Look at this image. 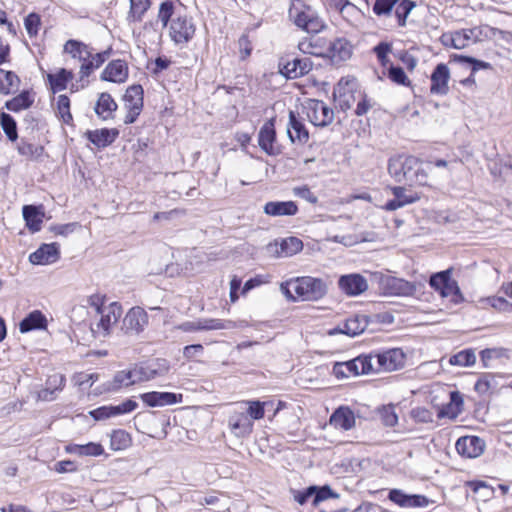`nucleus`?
<instances>
[{
  "label": "nucleus",
  "mask_w": 512,
  "mask_h": 512,
  "mask_svg": "<svg viewBox=\"0 0 512 512\" xmlns=\"http://www.w3.org/2000/svg\"><path fill=\"white\" fill-rule=\"evenodd\" d=\"M280 290L291 301H317L326 295L327 285L320 278L302 276L281 283Z\"/></svg>",
  "instance_id": "obj_1"
},
{
  "label": "nucleus",
  "mask_w": 512,
  "mask_h": 512,
  "mask_svg": "<svg viewBox=\"0 0 512 512\" xmlns=\"http://www.w3.org/2000/svg\"><path fill=\"white\" fill-rule=\"evenodd\" d=\"M388 173L396 182L410 185H426L428 173L414 156L396 155L388 161Z\"/></svg>",
  "instance_id": "obj_2"
},
{
  "label": "nucleus",
  "mask_w": 512,
  "mask_h": 512,
  "mask_svg": "<svg viewBox=\"0 0 512 512\" xmlns=\"http://www.w3.org/2000/svg\"><path fill=\"white\" fill-rule=\"evenodd\" d=\"M289 17L296 26L308 33H318L324 28L323 20L311 7L301 1L292 3L289 9Z\"/></svg>",
  "instance_id": "obj_3"
},
{
  "label": "nucleus",
  "mask_w": 512,
  "mask_h": 512,
  "mask_svg": "<svg viewBox=\"0 0 512 512\" xmlns=\"http://www.w3.org/2000/svg\"><path fill=\"white\" fill-rule=\"evenodd\" d=\"M123 313L122 306L117 302H110L105 309L94 316L91 322V331L96 337H106L111 334Z\"/></svg>",
  "instance_id": "obj_4"
},
{
  "label": "nucleus",
  "mask_w": 512,
  "mask_h": 512,
  "mask_svg": "<svg viewBox=\"0 0 512 512\" xmlns=\"http://www.w3.org/2000/svg\"><path fill=\"white\" fill-rule=\"evenodd\" d=\"M367 357L372 365L371 373L392 372L402 368L405 364V354L398 348L377 354L370 353Z\"/></svg>",
  "instance_id": "obj_5"
},
{
  "label": "nucleus",
  "mask_w": 512,
  "mask_h": 512,
  "mask_svg": "<svg viewBox=\"0 0 512 512\" xmlns=\"http://www.w3.org/2000/svg\"><path fill=\"white\" fill-rule=\"evenodd\" d=\"M371 363L367 355H360L347 362H337L333 366V374L338 378H350L371 373Z\"/></svg>",
  "instance_id": "obj_6"
},
{
  "label": "nucleus",
  "mask_w": 512,
  "mask_h": 512,
  "mask_svg": "<svg viewBox=\"0 0 512 512\" xmlns=\"http://www.w3.org/2000/svg\"><path fill=\"white\" fill-rule=\"evenodd\" d=\"M308 120L315 126L324 127L334 119V112L323 101L308 99L303 105Z\"/></svg>",
  "instance_id": "obj_7"
},
{
  "label": "nucleus",
  "mask_w": 512,
  "mask_h": 512,
  "mask_svg": "<svg viewBox=\"0 0 512 512\" xmlns=\"http://www.w3.org/2000/svg\"><path fill=\"white\" fill-rule=\"evenodd\" d=\"M253 426L254 424L246 414V409L242 404H237L230 411L228 427L236 437L243 438L250 435L253 431Z\"/></svg>",
  "instance_id": "obj_8"
},
{
  "label": "nucleus",
  "mask_w": 512,
  "mask_h": 512,
  "mask_svg": "<svg viewBox=\"0 0 512 512\" xmlns=\"http://www.w3.org/2000/svg\"><path fill=\"white\" fill-rule=\"evenodd\" d=\"M124 108L127 114L124 118L125 124H132L143 108V88L141 85H132L127 88L124 97Z\"/></svg>",
  "instance_id": "obj_9"
},
{
  "label": "nucleus",
  "mask_w": 512,
  "mask_h": 512,
  "mask_svg": "<svg viewBox=\"0 0 512 512\" xmlns=\"http://www.w3.org/2000/svg\"><path fill=\"white\" fill-rule=\"evenodd\" d=\"M388 499L406 509L425 508L434 503L424 495L409 494L401 489H391L388 493Z\"/></svg>",
  "instance_id": "obj_10"
},
{
  "label": "nucleus",
  "mask_w": 512,
  "mask_h": 512,
  "mask_svg": "<svg viewBox=\"0 0 512 512\" xmlns=\"http://www.w3.org/2000/svg\"><path fill=\"white\" fill-rule=\"evenodd\" d=\"M195 26L187 16L177 15L171 20L169 35L176 44H184L192 39Z\"/></svg>",
  "instance_id": "obj_11"
},
{
  "label": "nucleus",
  "mask_w": 512,
  "mask_h": 512,
  "mask_svg": "<svg viewBox=\"0 0 512 512\" xmlns=\"http://www.w3.org/2000/svg\"><path fill=\"white\" fill-rule=\"evenodd\" d=\"M148 321V314L143 308L132 307L123 318L122 330L126 334L138 335L147 327Z\"/></svg>",
  "instance_id": "obj_12"
},
{
  "label": "nucleus",
  "mask_w": 512,
  "mask_h": 512,
  "mask_svg": "<svg viewBox=\"0 0 512 512\" xmlns=\"http://www.w3.org/2000/svg\"><path fill=\"white\" fill-rule=\"evenodd\" d=\"M236 327V323L231 320L199 319L197 321L184 322L176 328L184 332H195L200 330L234 329Z\"/></svg>",
  "instance_id": "obj_13"
},
{
  "label": "nucleus",
  "mask_w": 512,
  "mask_h": 512,
  "mask_svg": "<svg viewBox=\"0 0 512 512\" xmlns=\"http://www.w3.org/2000/svg\"><path fill=\"white\" fill-rule=\"evenodd\" d=\"M138 404L131 399L122 402L119 405L101 406L89 411V415L96 421L106 420L111 417L130 413L137 408Z\"/></svg>",
  "instance_id": "obj_14"
},
{
  "label": "nucleus",
  "mask_w": 512,
  "mask_h": 512,
  "mask_svg": "<svg viewBox=\"0 0 512 512\" xmlns=\"http://www.w3.org/2000/svg\"><path fill=\"white\" fill-rule=\"evenodd\" d=\"M339 289L348 296H358L368 289L367 280L358 273L342 275L338 280Z\"/></svg>",
  "instance_id": "obj_15"
},
{
  "label": "nucleus",
  "mask_w": 512,
  "mask_h": 512,
  "mask_svg": "<svg viewBox=\"0 0 512 512\" xmlns=\"http://www.w3.org/2000/svg\"><path fill=\"white\" fill-rule=\"evenodd\" d=\"M303 248L302 241L297 237H288L280 242L276 241L267 246L270 254L276 257H290L300 252Z\"/></svg>",
  "instance_id": "obj_16"
},
{
  "label": "nucleus",
  "mask_w": 512,
  "mask_h": 512,
  "mask_svg": "<svg viewBox=\"0 0 512 512\" xmlns=\"http://www.w3.org/2000/svg\"><path fill=\"white\" fill-rule=\"evenodd\" d=\"M60 258V246L57 243L42 244L29 256V261L34 265H50Z\"/></svg>",
  "instance_id": "obj_17"
},
{
  "label": "nucleus",
  "mask_w": 512,
  "mask_h": 512,
  "mask_svg": "<svg viewBox=\"0 0 512 512\" xmlns=\"http://www.w3.org/2000/svg\"><path fill=\"white\" fill-rule=\"evenodd\" d=\"M477 33L473 29L456 31L451 34H444L441 37L442 43L445 46H451L455 49H463L471 43H476Z\"/></svg>",
  "instance_id": "obj_18"
},
{
  "label": "nucleus",
  "mask_w": 512,
  "mask_h": 512,
  "mask_svg": "<svg viewBox=\"0 0 512 512\" xmlns=\"http://www.w3.org/2000/svg\"><path fill=\"white\" fill-rule=\"evenodd\" d=\"M450 79V71L446 64H438L431 74L430 91L432 94L445 95L448 88V81Z\"/></svg>",
  "instance_id": "obj_19"
},
{
  "label": "nucleus",
  "mask_w": 512,
  "mask_h": 512,
  "mask_svg": "<svg viewBox=\"0 0 512 512\" xmlns=\"http://www.w3.org/2000/svg\"><path fill=\"white\" fill-rule=\"evenodd\" d=\"M128 78V66L124 60L111 61L103 70L101 79L104 81L123 83Z\"/></svg>",
  "instance_id": "obj_20"
},
{
  "label": "nucleus",
  "mask_w": 512,
  "mask_h": 512,
  "mask_svg": "<svg viewBox=\"0 0 512 512\" xmlns=\"http://www.w3.org/2000/svg\"><path fill=\"white\" fill-rule=\"evenodd\" d=\"M327 52L325 58L331 59L333 62L345 61L350 58L351 45L344 38H338L334 41L326 40Z\"/></svg>",
  "instance_id": "obj_21"
},
{
  "label": "nucleus",
  "mask_w": 512,
  "mask_h": 512,
  "mask_svg": "<svg viewBox=\"0 0 512 512\" xmlns=\"http://www.w3.org/2000/svg\"><path fill=\"white\" fill-rule=\"evenodd\" d=\"M368 326V321L364 316H353L348 318L344 323L339 324L336 328L330 331V334L341 333L350 337L357 336L364 332Z\"/></svg>",
  "instance_id": "obj_22"
},
{
  "label": "nucleus",
  "mask_w": 512,
  "mask_h": 512,
  "mask_svg": "<svg viewBox=\"0 0 512 512\" xmlns=\"http://www.w3.org/2000/svg\"><path fill=\"white\" fill-rule=\"evenodd\" d=\"M312 68L308 58H293L281 65L280 72L288 78L294 79L307 74Z\"/></svg>",
  "instance_id": "obj_23"
},
{
  "label": "nucleus",
  "mask_w": 512,
  "mask_h": 512,
  "mask_svg": "<svg viewBox=\"0 0 512 512\" xmlns=\"http://www.w3.org/2000/svg\"><path fill=\"white\" fill-rule=\"evenodd\" d=\"M141 400L150 407L165 406L181 401L182 395L171 392H148L140 395Z\"/></svg>",
  "instance_id": "obj_24"
},
{
  "label": "nucleus",
  "mask_w": 512,
  "mask_h": 512,
  "mask_svg": "<svg viewBox=\"0 0 512 512\" xmlns=\"http://www.w3.org/2000/svg\"><path fill=\"white\" fill-rule=\"evenodd\" d=\"M157 366V368L153 367V365L134 366L132 368L134 372V379H136L137 383L149 381L157 376L164 375L169 369L165 360H158Z\"/></svg>",
  "instance_id": "obj_25"
},
{
  "label": "nucleus",
  "mask_w": 512,
  "mask_h": 512,
  "mask_svg": "<svg viewBox=\"0 0 512 512\" xmlns=\"http://www.w3.org/2000/svg\"><path fill=\"white\" fill-rule=\"evenodd\" d=\"M64 51L79 60L82 63L81 66H84L90 62L94 49L83 42L71 39L65 43Z\"/></svg>",
  "instance_id": "obj_26"
},
{
  "label": "nucleus",
  "mask_w": 512,
  "mask_h": 512,
  "mask_svg": "<svg viewBox=\"0 0 512 512\" xmlns=\"http://www.w3.org/2000/svg\"><path fill=\"white\" fill-rule=\"evenodd\" d=\"M326 38L319 36H311L305 38L298 43V49L304 53L318 57H325L327 52Z\"/></svg>",
  "instance_id": "obj_27"
},
{
  "label": "nucleus",
  "mask_w": 512,
  "mask_h": 512,
  "mask_svg": "<svg viewBox=\"0 0 512 512\" xmlns=\"http://www.w3.org/2000/svg\"><path fill=\"white\" fill-rule=\"evenodd\" d=\"M355 415L348 407H339L330 417V424L337 429L350 430L355 426Z\"/></svg>",
  "instance_id": "obj_28"
},
{
  "label": "nucleus",
  "mask_w": 512,
  "mask_h": 512,
  "mask_svg": "<svg viewBox=\"0 0 512 512\" xmlns=\"http://www.w3.org/2000/svg\"><path fill=\"white\" fill-rule=\"evenodd\" d=\"M457 452L467 458H476L480 455V439L477 436L460 437L456 442Z\"/></svg>",
  "instance_id": "obj_29"
},
{
  "label": "nucleus",
  "mask_w": 512,
  "mask_h": 512,
  "mask_svg": "<svg viewBox=\"0 0 512 512\" xmlns=\"http://www.w3.org/2000/svg\"><path fill=\"white\" fill-rule=\"evenodd\" d=\"M298 211V207L293 201H271L264 206V212L269 216H292Z\"/></svg>",
  "instance_id": "obj_30"
},
{
  "label": "nucleus",
  "mask_w": 512,
  "mask_h": 512,
  "mask_svg": "<svg viewBox=\"0 0 512 512\" xmlns=\"http://www.w3.org/2000/svg\"><path fill=\"white\" fill-rule=\"evenodd\" d=\"M47 326V319L44 314L35 310L29 313L20 323L19 330L21 333H27L36 329H45Z\"/></svg>",
  "instance_id": "obj_31"
},
{
  "label": "nucleus",
  "mask_w": 512,
  "mask_h": 512,
  "mask_svg": "<svg viewBox=\"0 0 512 512\" xmlns=\"http://www.w3.org/2000/svg\"><path fill=\"white\" fill-rule=\"evenodd\" d=\"M287 133L293 143L296 141L306 143L309 139V133L304 124L296 118L292 111L289 112V127Z\"/></svg>",
  "instance_id": "obj_32"
},
{
  "label": "nucleus",
  "mask_w": 512,
  "mask_h": 512,
  "mask_svg": "<svg viewBox=\"0 0 512 512\" xmlns=\"http://www.w3.org/2000/svg\"><path fill=\"white\" fill-rule=\"evenodd\" d=\"M275 138L276 135L273 123L266 122L259 131L258 142L259 146L269 155L276 154L273 145Z\"/></svg>",
  "instance_id": "obj_33"
},
{
  "label": "nucleus",
  "mask_w": 512,
  "mask_h": 512,
  "mask_svg": "<svg viewBox=\"0 0 512 512\" xmlns=\"http://www.w3.org/2000/svg\"><path fill=\"white\" fill-rule=\"evenodd\" d=\"M133 369L118 371L112 381L105 384V391H117L122 387H128L136 384Z\"/></svg>",
  "instance_id": "obj_34"
},
{
  "label": "nucleus",
  "mask_w": 512,
  "mask_h": 512,
  "mask_svg": "<svg viewBox=\"0 0 512 512\" xmlns=\"http://www.w3.org/2000/svg\"><path fill=\"white\" fill-rule=\"evenodd\" d=\"M117 136L118 131L115 129L104 128L87 132L89 141L97 147H106L110 145L112 142H114Z\"/></svg>",
  "instance_id": "obj_35"
},
{
  "label": "nucleus",
  "mask_w": 512,
  "mask_h": 512,
  "mask_svg": "<svg viewBox=\"0 0 512 512\" xmlns=\"http://www.w3.org/2000/svg\"><path fill=\"white\" fill-rule=\"evenodd\" d=\"M72 79V71H68L65 68H61L56 73H49L47 75V80L53 93L65 90L67 88V83Z\"/></svg>",
  "instance_id": "obj_36"
},
{
  "label": "nucleus",
  "mask_w": 512,
  "mask_h": 512,
  "mask_svg": "<svg viewBox=\"0 0 512 512\" xmlns=\"http://www.w3.org/2000/svg\"><path fill=\"white\" fill-rule=\"evenodd\" d=\"M116 109L117 104L111 95L108 93H101L94 110L100 118L107 120L112 117Z\"/></svg>",
  "instance_id": "obj_37"
},
{
  "label": "nucleus",
  "mask_w": 512,
  "mask_h": 512,
  "mask_svg": "<svg viewBox=\"0 0 512 512\" xmlns=\"http://www.w3.org/2000/svg\"><path fill=\"white\" fill-rule=\"evenodd\" d=\"M20 78L12 71L0 68V93L4 95L11 94L18 90Z\"/></svg>",
  "instance_id": "obj_38"
},
{
  "label": "nucleus",
  "mask_w": 512,
  "mask_h": 512,
  "mask_svg": "<svg viewBox=\"0 0 512 512\" xmlns=\"http://www.w3.org/2000/svg\"><path fill=\"white\" fill-rule=\"evenodd\" d=\"M463 404V399L458 391L450 392V401L440 411L439 417L456 418L460 412Z\"/></svg>",
  "instance_id": "obj_39"
},
{
  "label": "nucleus",
  "mask_w": 512,
  "mask_h": 512,
  "mask_svg": "<svg viewBox=\"0 0 512 512\" xmlns=\"http://www.w3.org/2000/svg\"><path fill=\"white\" fill-rule=\"evenodd\" d=\"M43 213L33 205H25L23 207V217L26 221L27 227L33 231L37 232L41 229Z\"/></svg>",
  "instance_id": "obj_40"
},
{
  "label": "nucleus",
  "mask_w": 512,
  "mask_h": 512,
  "mask_svg": "<svg viewBox=\"0 0 512 512\" xmlns=\"http://www.w3.org/2000/svg\"><path fill=\"white\" fill-rule=\"evenodd\" d=\"M109 55L110 49L95 54L92 52L90 62L85 64L84 66H80V80H83L84 78L88 77L93 70L99 68L107 60Z\"/></svg>",
  "instance_id": "obj_41"
},
{
  "label": "nucleus",
  "mask_w": 512,
  "mask_h": 512,
  "mask_svg": "<svg viewBox=\"0 0 512 512\" xmlns=\"http://www.w3.org/2000/svg\"><path fill=\"white\" fill-rule=\"evenodd\" d=\"M509 360L510 351L502 347L485 348L482 349V366L490 367L494 360Z\"/></svg>",
  "instance_id": "obj_42"
},
{
  "label": "nucleus",
  "mask_w": 512,
  "mask_h": 512,
  "mask_svg": "<svg viewBox=\"0 0 512 512\" xmlns=\"http://www.w3.org/2000/svg\"><path fill=\"white\" fill-rule=\"evenodd\" d=\"M34 102V99L29 91H22L19 95L8 100L5 103L6 109L12 112H19L28 109Z\"/></svg>",
  "instance_id": "obj_43"
},
{
  "label": "nucleus",
  "mask_w": 512,
  "mask_h": 512,
  "mask_svg": "<svg viewBox=\"0 0 512 512\" xmlns=\"http://www.w3.org/2000/svg\"><path fill=\"white\" fill-rule=\"evenodd\" d=\"M389 293L394 295H411L415 291V286L408 281L399 278L387 279Z\"/></svg>",
  "instance_id": "obj_44"
},
{
  "label": "nucleus",
  "mask_w": 512,
  "mask_h": 512,
  "mask_svg": "<svg viewBox=\"0 0 512 512\" xmlns=\"http://www.w3.org/2000/svg\"><path fill=\"white\" fill-rule=\"evenodd\" d=\"M239 404H242L246 409V414L249 418L253 420H259L264 417L265 408L271 405L270 402H260V401H243Z\"/></svg>",
  "instance_id": "obj_45"
},
{
  "label": "nucleus",
  "mask_w": 512,
  "mask_h": 512,
  "mask_svg": "<svg viewBox=\"0 0 512 512\" xmlns=\"http://www.w3.org/2000/svg\"><path fill=\"white\" fill-rule=\"evenodd\" d=\"M149 7V0H130L128 20L130 22H140Z\"/></svg>",
  "instance_id": "obj_46"
},
{
  "label": "nucleus",
  "mask_w": 512,
  "mask_h": 512,
  "mask_svg": "<svg viewBox=\"0 0 512 512\" xmlns=\"http://www.w3.org/2000/svg\"><path fill=\"white\" fill-rule=\"evenodd\" d=\"M415 7L414 2L410 0H397L395 1L394 13L398 20V25L403 27L406 25V19L412 9Z\"/></svg>",
  "instance_id": "obj_47"
},
{
  "label": "nucleus",
  "mask_w": 512,
  "mask_h": 512,
  "mask_svg": "<svg viewBox=\"0 0 512 512\" xmlns=\"http://www.w3.org/2000/svg\"><path fill=\"white\" fill-rule=\"evenodd\" d=\"M68 451L81 456H100L104 453L101 444L90 442L85 445H73L68 447Z\"/></svg>",
  "instance_id": "obj_48"
},
{
  "label": "nucleus",
  "mask_w": 512,
  "mask_h": 512,
  "mask_svg": "<svg viewBox=\"0 0 512 512\" xmlns=\"http://www.w3.org/2000/svg\"><path fill=\"white\" fill-rule=\"evenodd\" d=\"M131 444V437L129 433L124 430H114L111 434L110 446L112 450H124Z\"/></svg>",
  "instance_id": "obj_49"
},
{
  "label": "nucleus",
  "mask_w": 512,
  "mask_h": 512,
  "mask_svg": "<svg viewBox=\"0 0 512 512\" xmlns=\"http://www.w3.org/2000/svg\"><path fill=\"white\" fill-rule=\"evenodd\" d=\"M451 365H457L460 367H469L476 363V355L474 350L466 349L458 352L449 359Z\"/></svg>",
  "instance_id": "obj_50"
},
{
  "label": "nucleus",
  "mask_w": 512,
  "mask_h": 512,
  "mask_svg": "<svg viewBox=\"0 0 512 512\" xmlns=\"http://www.w3.org/2000/svg\"><path fill=\"white\" fill-rule=\"evenodd\" d=\"M0 125L10 141H15L18 138L17 124L10 114L0 113Z\"/></svg>",
  "instance_id": "obj_51"
},
{
  "label": "nucleus",
  "mask_w": 512,
  "mask_h": 512,
  "mask_svg": "<svg viewBox=\"0 0 512 512\" xmlns=\"http://www.w3.org/2000/svg\"><path fill=\"white\" fill-rule=\"evenodd\" d=\"M488 307L493 308L499 312H507L511 306L510 302L507 301L504 297L490 296L482 298V309H487Z\"/></svg>",
  "instance_id": "obj_52"
},
{
  "label": "nucleus",
  "mask_w": 512,
  "mask_h": 512,
  "mask_svg": "<svg viewBox=\"0 0 512 512\" xmlns=\"http://www.w3.org/2000/svg\"><path fill=\"white\" fill-rule=\"evenodd\" d=\"M57 114L61 118V120L70 124L73 120L72 114L70 112V99L66 95H59L57 98Z\"/></svg>",
  "instance_id": "obj_53"
},
{
  "label": "nucleus",
  "mask_w": 512,
  "mask_h": 512,
  "mask_svg": "<svg viewBox=\"0 0 512 512\" xmlns=\"http://www.w3.org/2000/svg\"><path fill=\"white\" fill-rule=\"evenodd\" d=\"M330 498H338V494L335 493L330 486L324 485L322 487L315 486L313 493L312 504L317 506L319 503L328 500Z\"/></svg>",
  "instance_id": "obj_54"
},
{
  "label": "nucleus",
  "mask_w": 512,
  "mask_h": 512,
  "mask_svg": "<svg viewBox=\"0 0 512 512\" xmlns=\"http://www.w3.org/2000/svg\"><path fill=\"white\" fill-rule=\"evenodd\" d=\"M106 298L100 294H93L87 298V306L90 309L89 313L93 315V317L105 309L106 307Z\"/></svg>",
  "instance_id": "obj_55"
},
{
  "label": "nucleus",
  "mask_w": 512,
  "mask_h": 512,
  "mask_svg": "<svg viewBox=\"0 0 512 512\" xmlns=\"http://www.w3.org/2000/svg\"><path fill=\"white\" fill-rule=\"evenodd\" d=\"M388 77L394 83L404 86L410 85V80L406 76L404 70L401 67L390 66L388 69Z\"/></svg>",
  "instance_id": "obj_56"
},
{
  "label": "nucleus",
  "mask_w": 512,
  "mask_h": 512,
  "mask_svg": "<svg viewBox=\"0 0 512 512\" xmlns=\"http://www.w3.org/2000/svg\"><path fill=\"white\" fill-rule=\"evenodd\" d=\"M380 417L384 425L393 427L398 423V416L395 407L392 405L384 406L380 410Z\"/></svg>",
  "instance_id": "obj_57"
},
{
  "label": "nucleus",
  "mask_w": 512,
  "mask_h": 512,
  "mask_svg": "<svg viewBox=\"0 0 512 512\" xmlns=\"http://www.w3.org/2000/svg\"><path fill=\"white\" fill-rule=\"evenodd\" d=\"M450 270L438 272L430 277L429 284L437 291H441L450 280Z\"/></svg>",
  "instance_id": "obj_58"
},
{
  "label": "nucleus",
  "mask_w": 512,
  "mask_h": 512,
  "mask_svg": "<svg viewBox=\"0 0 512 512\" xmlns=\"http://www.w3.org/2000/svg\"><path fill=\"white\" fill-rule=\"evenodd\" d=\"M24 24L29 36H36L41 24L40 16L36 13H31L25 18Z\"/></svg>",
  "instance_id": "obj_59"
},
{
  "label": "nucleus",
  "mask_w": 512,
  "mask_h": 512,
  "mask_svg": "<svg viewBox=\"0 0 512 512\" xmlns=\"http://www.w3.org/2000/svg\"><path fill=\"white\" fill-rule=\"evenodd\" d=\"M393 195L404 205L412 204L420 199V197L415 194H406V189L404 187H393L392 188Z\"/></svg>",
  "instance_id": "obj_60"
},
{
  "label": "nucleus",
  "mask_w": 512,
  "mask_h": 512,
  "mask_svg": "<svg viewBox=\"0 0 512 512\" xmlns=\"http://www.w3.org/2000/svg\"><path fill=\"white\" fill-rule=\"evenodd\" d=\"M173 4L172 2H162L159 7L158 19L162 22L163 26H167L169 20L173 15Z\"/></svg>",
  "instance_id": "obj_61"
},
{
  "label": "nucleus",
  "mask_w": 512,
  "mask_h": 512,
  "mask_svg": "<svg viewBox=\"0 0 512 512\" xmlns=\"http://www.w3.org/2000/svg\"><path fill=\"white\" fill-rule=\"evenodd\" d=\"M487 167L491 175L495 178H502L503 175H507L508 171L505 170L504 162L502 160H490L488 159Z\"/></svg>",
  "instance_id": "obj_62"
},
{
  "label": "nucleus",
  "mask_w": 512,
  "mask_h": 512,
  "mask_svg": "<svg viewBox=\"0 0 512 512\" xmlns=\"http://www.w3.org/2000/svg\"><path fill=\"white\" fill-rule=\"evenodd\" d=\"M442 297H452V301L457 303L460 299L459 288L451 279L445 287L439 291Z\"/></svg>",
  "instance_id": "obj_63"
},
{
  "label": "nucleus",
  "mask_w": 512,
  "mask_h": 512,
  "mask_svg": "<svg viewBox=\"0 0 512 512\" xmlns=\"http://www.w3.org/2000/svg\"><path fill=\"white\" fill-rule=\"evenodd\" d=\"M99 378V375L96 373L86 374L83 372L76 373L72 381L77 386H84L85 384H89L91 386L95 381H97Z\"/></svg>",
  "instance_id": "obj_64"
}]
</instances>
